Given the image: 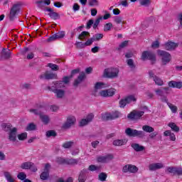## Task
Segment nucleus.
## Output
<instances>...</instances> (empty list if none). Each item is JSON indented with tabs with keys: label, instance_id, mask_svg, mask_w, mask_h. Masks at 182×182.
Here are the masks:
<instances>
[{
	"label": "nucleus",
	"instance_id": "1",
	"mask_svg": "<svg viewBox=\"0 0 182 182\" xmlns=\"http://www.w3.org/2000/svg\"><path fill=\"white\" fill-rule=\"evenodd\" d=\"M49 90L55 93L58 99H62L65 96V90L63 87H57L55 82H53V85L50 87H48Z\"/></svg>",
	"mask_w": 182,
	"mask_h": 182
},
{
	"label": "nucleus",
	"instance_id": "2",
	"mask_svg": "<svg viewBox=\"0 0 182 182\" xmlns=\"http://www.w3.org/2000/svg\"><path fill=\"white\" fill-rule=\"evenodd\" d=\"M119 68H106L104 70L103 76L104 77H108L109 79H114L119 76Z\"/></svg>",
	"mask_w": 182,
	"mask_h": 182
},
{
	"label": "nucleus",
	"instance_id": "3",
	"mask_svg": "<svg viewBox=\"0 0 182 182\" xmlns=\"http://www.w3.org/2000/svg\"><path fill=\"white\" fill-rule=\"evenodd\" d=\"M157 53L159 56H161L163 65L170 63V60H171V55H170V53H167V51L161 50H158Z\"/></svg>",
	"mask_w": 182,
	"mask_h": 182
},
{
	"label": "nucleus",
	"instance_id": "4",
	"mask_svg": "<svg viewBox=\"0 0 182 182\" xmlns=\"http://www.w3.org/2000/svg\"><path fill=\"white\" fill-rule=\"evenodd\" d=\"M125 133L129 137H144V132L143 131L132 129V128H127L125 130Z\"/></svg>",
	"mask_w": 182,
	"mask_h": 182
},
{
	"label": "nucleus",
	"instance_id": "5",
	"mask_svg": "<svg viewBox=\"0 0 182 182\" xmlns=\"http://www.w3.org/2000/svg\"><path fill=\"white\" fill-rule=\"evenodd\" d=\"M168 87H165L164 88H157L154 90L156 96H159L161 100V102H164V103H167L168 100L167 97L164 95V90H168Z\"/></svg>",
	"mask_w": 182,
	"mask_h": 182
},
{
	"label": "nucleus",
	"instance_id": "6",
	"mask_svg": "<svg viewBox=\"0 0 182 182\" xmlns=\"http://www.w3.org/2000/svg\"><path fill=\"white\" fill-rule=\"evenodd\" d=\"M116 94V90L114 88H109L107 90H102L99 92V96L101 97H112Z\"/></svg>",
	"mask_w": 182,
	"mask_h": 182
},
{
	"label": "nucleus",
	"instance_id": "7",
	"mask_svg": "<svg viewBox=\"0 0 182 182\" xmlns=\"http://www.w3.org/2000/svg\"><path fill=\"white\" fill-rule=\"evenodd\" d=\"M141 59L142 60H151V62H156V55L151 53V51L142 52Z\"/></svg>",
	"mask_w": 182,
	"mask_h": 182
},
{
	"label": "nucleus",
	"instance_id": "8",
	"mask_svg": "<svg viewBox=\"0 0 182 182\" xmlns=\"http://www.w3.org/2000/svg\"><path fill=\"white\" fill-rule=\"evenodd\" d=\"M123 173H131L132 174H136L139 171V168L135 165L127 164L122 168Z\"/></svg>",
	"mask_w": 182,
	"mask_h": 182
},
{
	"label": "nucleus",
	"instance_id": "9",
	"mask_svg": "<svg viewBox=\"0 0 182 182\" xmlns=\"http://www.w3.org/2000/svg\"><path fill=\"white\" fill-rule=\"evenodd\" d=\"M76 123V117L73 115H69L66 122L63 125V129H70Z\"/></svg>",
	"mask_w": 182,
	"mask_h": 182
},
{
	"label": "nucleus",
	"instance_id": "10",
	"mask_svg": "<svg viewBox=\"0 0 182 182\" xmlns=\"http://www.w3.org/2000/svg\"><path fill=\"white\" fill-rule=\"evenodd\" d=\"M50 170V164H46L44 166L43 171L40 175L41 180H48L49 178V171Z\"/></svg>",
	"mask_w": 182,
	"mask_h": 182
},
{
	"label": "nucleus",
	"instance_id": "11",
	"mask_svg": "<svg viewBox=\"0 0 182 182\" xmlns=\"http://www.w3.org/2000/svg\"><path fill=\"white\" fill-rule=\"evenodd\" d=\"M143 114H144L143 111H133L128 114L127 117L131 120H139Z\"/></svg>",
	"mask_w": 182,
	"mask_h": 182
},
{
	"label": "nucleus",
	"instance_id": "12",
	"mask_svg": "<svg viewBox=\"0 0 182 182\" xmlns=\"http://www.w3.org/2000/svg\"><path fill=\"white\" fill-rule=\"evenodd\" d=\"M16 132H18V129L14 127L12 128L11 132H9V140L14 144H16V143H18V141L16 140Z\"/></svg>",
	"mask_w": 182,
	"mask_h": 182
},
{
	"label": "nucleus",
	"instance_id": "13",
	"mask_svg": "<svg viewBox=\"0 0 182 182\" xmlns=\"http://www.w3.org/2000/svg\"><path fill=\"white\" fill-rule=\"evenodd\" d=\"M18 12H19V5L14 4L10 10L9 18L11 21H14Z\"/></svg>",
	"mask_w": 182,
	"mask_h": 182
},
{
	"label": "nucleus",
	"instance_id": "14",
	"mask_svg": "<svg viewBox=\"0 0 182 182\" xmlns=\"http://www.w3.org/2000/svg\"><path fill=\"white\" fill-rule=\"evenodd\" d=\"M70 77H63V80L61 81H55L53 83H55L57 86V87H65V85H68V83H69V82H70Z\"/></svg>",
	"mask_w": 182,
	"mask_h": 182
},
{
	"label": "nucleus",
	"instance_id": "15",
	"mask_svg": "<svg viewBox=\"0 0 182 182\" xmlns=\"http://www.w3.org/2000/svg\"><path fill=\"white\" fill-rule=\"evenodd\" d=\"M150 171H156V170H160L164 168V164L161 162L150 164L149 166Z\"/></svg>",
	"mask_w": 182,
	"mask_h": 182
},
{
	"label": "nucleus",
	"instance_id": "16",
	"mask_svg": "<svg viewBox=\"0 0 182 182\" xmlns=\"http://www.w3.org/2000/svg\"><path fill=\"white\" fill-rule=\"evenodd\" d=\"M93 117H95L93 114H89L86 117L85 119H82L80 120V126L81 127H83V126H86V125L89 124V123H90V122H92V120H93Z\"/></svg>",
	"mask_w": 182,
	"mask_h": 182
},
{
	"label": "nucleus",
	"instance_id": "17",
	"mask_svg": "<svg viewBox=\"0 0 182 182\" xmlns=\"http://www.w3.org/2000/svg\"><path fill=\"white\" fill-rule=\"evenodd\" d=\"M40 78L49 80L50 79H58V75L53 73L46 72L40 75Z\"/></svg>",
	"mask_w": 182,
	"mask_h": 182
},
{
	"label": "nucleus",
	"instance_id": "18",
	"mask_svg": "<svg viewBox=\"0 0 182 182\" xmlns=\"http://www.w3.org/2000/svg\"><path fill=\"white\" fill-rule=\"evenodd\" d=\"M178 43H175L173 41H168L165 43V45H164V48L166 50H174V49H176V48H178Z\"/></svg>",
	"mask_w": 182,
	"mask_h": 182
},
{
	"label": "nucleus",
	"instance_id": "19",
	"mask_svg": "<svg viewBox=\"0 0 182 182\" xmlns=\"http://www.w3.org/2000/svg\"><path fill=\"white\" fill-rule=\"evenodd\" d=\"M65 31H60L48 38V42H53V41H56V39H62V38H65Z\"/></svg>",
	"mask_w": 182,
	"mask_h": 182
},
{
	"label": "nucleus",
	"instance_id": "20",
	"mask_svg": "<svg viewBox=\"0 0 182 182\" xmlns=\"http://www.w3.org/2000/svg\"><path fill=\"white\" fill-rule=\"evenodd\" d=\"M111 160H113L112 154H107L105 156H101L97 158L98 163H109Z\"/></svg>",
	"mask_w": 182,
	"mask_h": 182
},
{
	"label": "nucleus",
	"instance_id": "21",
	"mask_svg": "<svg viewBox=\"0 0 182 182\" xmlns=\"http://www.w3.org/2000/svg\"><path fill=\"white\" fill-rule=\"evenodd\" d=\"M46 12H50L48 14V16L51 18V19L56 20L58 18H59V14L55 11H53V9L50 8H46Z\"/></svg>",
	"mask_w": 182,
	"mask_h": 182
},
{
	"label": "nucleus",
	"instance_id": "22",
	"mask_svg": "<svg viewBox=\"0 0 182 182\" xmlns=\"http://www.w3.org/2000/svg\"><path fill=\"white\" fill-rule=\"evenodd\" d=\"M168 86H169V87H173L176 89H181L182 82H176L172 80L168 82Z\"/></svg>",
	"mask_w": 182,
	"mask_h": 182
},
{
	"label": "nucleus",
	"instance_id": "23",
	"mask_svg": "<svg viewBox=\"0 0 182 182\" xmlns=\"http://www.w3.org/2000/svg\"><path fill=\"white\" fill-rule=\"evenodd\" d=\"M12 53L11 52L10 49L4 48L1 51V58H4V59H9Z\"/></svg>",
	"mask_w": 182,
	"mask_h": 182
},
{
	"label": "nucleus",
	"instance_id": "24",
	"mask_svg": "<svg viewBox=\"0 0 182 182\" xmlns=\"http://www.w3.org/2000/svg\"><path fill=\"white\" fill-rule=\"evenodd\" d=\"M86 174H87V170L84 169L81 171L78 177V181L79 182L86 181Z\"/></svg>",
	"mask_w": 182,
	"mask_h": 182
},
{
	"label": "nucleus",
	"instance_id": "25",
	"mask_svg": "<svg viewBox=\"0 0 182 182\" xmlns=\"http://www.w3.org/2000/svg\"><path fill=\"white\" fill-rule=\"evenodd\" d=\"M131 146L135 151H143V150H145V147L136 143H133L131 144Z\"/></svg>",
	"mask_w": 182,
	"mask_h": 182
},
{
	"label": "nucleus",
	"instance_id": "26",
	"mask_svg": "<svg viewBox=\"0 0 182 182\" xmlns=\"http://www.w3.org/2000/svg\"><path fill=\"white\" fill-rule=\"evenodd\" d=\"M164 136H165L166 137H168L169 136V139L170 140H171V141H176V135L174 134V133H171V131L170 130L165 131L164 133Z\"/></svg>",
	"mask_w": 182,
	"mask_h": 182
},
{
	"label": "nucleus",
	"instance_id": "27",
	"mask_svg": "<svg viewBox=\"0 0 182 182\" xmlns=\"http://www.w3.org/2000/svg\"><path fill=\"white\" fill-rule=\"evenodd\" d=\"M93 42H95V40L93 39V38H91L88 39L84 44L80 42L76 43V46L77 47L80 46V45H82V46H90V45L93 43Z\"/></svg>",
	"mask_w": 182,
	"mask_h": 182
},
{
	"label": "nucleus",
	"instance_id": "28",
	"mask_svg": "<svg viewBox=\"0 0 182 182\" xmlns=\"http://www.w3.org/2000/svg\"><path fill=\"white\" fill-rule=\"evenodd\" d=\"M107 87V85L102 82H97L95 85V90H100V89H105Z\"/></svg>",
	"mask_w": 182,
	"mask_h": 182
},
{
	"label": "nucleus",
	"instance_id": "29",
	"mask_svg": "<svg viewBox=\"0 0 182 182\" xmlns=\"http://www.w3.org/2000/svg\"><path fill=\"white\" fill-rule=\"evenodd\" d=\"M127 143V140L126 139H115L113 141L114 146H124Z\"/></svg>",
	"mask_w": 182,
	"mask_h": 182
},
{
	"label": "nucleus",
	"instance_id": "30",
	"mask_svg": "<svg viewBox=\"0 0 182 182\" xmlns=\"http://www.w3.org/2000/svg\"><path fill=\"white\" fill-rule=\"evenodd\" d=\"M4 177L6 180V181L8 182H11L13 181L14 180H15V178H14V176H12V173H11V172L9 171H5L4 173Z\"/></svg>",
	"mask_w": 182,
	"mask_h": 182
},
{
	"label": "nucleus",
	"instance_id": "31",
	"mask_svg": "<svg viewBox=\"0 0 182 182\" xmlns=\"http://www.w3.org/2000/svg\"><path fill=\"white\" fill-rule=\"evenodd\" d=\"M85 75L84 73L80 74L77 79L75 80L74 82V86H77V85H79V83H80L85 79Z\"/></svg>",
	"mask_w": 182,
	"mask_h": 182
},
{
	"label": "nucleus",
	"instance_id": "32",
	"mask_svg": "<svg viewBox=\"0 0 182 182\" xmlns=\"http://www.w3.org/2000/svg\"><path fill=\"white\" fill-rule=\"evenodd\" d=\"M1 128L4 132H11L12 130V125L11 124L3 123Z\"/></svg>",
	"mask_w": 182,
	"mask_h": 182
},
{
	"label": "nucleus",
	"instance_id": "33",
	"mask_svg": "<svg viewBox=\"0 0 182 182\" xmlns=\"http://www.w3.org/2000/svg\"><path fill=\"white\" fill-rule=\"evenodd\" d=\"M40 119L41 120V122H43V123H44V124H48V123H49L50 122V119H49V116L48 115H45V114H40Z\"/></svg>",
	"mask_w": 182,
	"mask_h": 182
},
{
	"label": "nucleus",
	"instance_id": "34",
	"mask_svg": "<svg viewBox=\"0 0 182 182\" xmlns=\"http://www.w3.org/2000/svg\"><path fill=\"white\" fill-rule=\"evenodd\" d=\"M102 120H113V115L110 113H104L102 114Z\"/></svg>",
	"mask_w": 182,
	"mask_h": 182
},
{
	"label": "nucleus",
	"instance_id": "35",
	"mask_svg": "<svg viewBox=\"0 0 182 182\" xmlns=\"http://www.w3.org/2000/svg\"><path fill=\"white\" fill-rule=\"evenodd\" d=\"M36 4L37 5V6L38 8H40L41 9H42V11H45V12H46V8H48V7H46L45 6V2H43V1H36Z\"/></svg>",
	"mask_w": 182,
	"mask_h": 182
},
{
	"label": "nucleus",
	"instance_id": "36",
	"mask_svg": "<svg viewBox=\"0 0 182 182\" xmlns=\"http://www.w3.org/2000/svg\"><path fill=\"white\" fill-rule=\"evenodd\" d=\"M124 98L128 105L132 103V102H136V100H137V99L136 98V97H134V95H128Z\"/></svg>",
	"mask_w": 182,
	"mask_h": 182
},
{
	"label": "nucleus",
	"instance_id": "37",
	"mask_svg": "<svg viewBox=\"0 0 182 182\" xmlns=\"http://www.w3.org/2000/svg\"><path fill=\"white\" fill-rule=\"evenodd\" d=\"M18 139L20 140V141H23L24 140H26L28 139V133L23 132L21 134H18L17 135Z\"/></svg>",
	"mask_w": 182,
	"mask_h": 182
},
{
	"label": "nucleus",
	"instance_id": "38",
	"mask_svg": "<svg viewBox=\"0 0 182 182\" xmlns=\"http://www.w3.org/2000/svg\"><path fill=\"white\" fill-rule=\"evenodd\" d=\"M142 130H144V132H146V133H153V132H154V128L149 125H144L142 127Z\"/></svg>",
	"mask_w": 182,
	"mask_h": 182
},
{
	"label": "nucleus",
	"instance_id": "39",
	"mask_svg": "<svg viewBox=\"0 0 182 182\" xmlns=\"http://www.w3.org/2000/svg\"><path fill=\"white\" fill-rule=\"evenodd\" d=\"M168 126L169 127H171V129L173 130V132H175L176 133H178V132H180V129L178 128V127H177V125L176 124H174L173 122H171L168 124Z\"/></svg>",
	"mask_w": 182,
	"mask_h": 182
},
{
	"label": "nucleus",
	"instance_id": "40",
	"mask_svg": "<svg viewBox=\"0 0 182 182\" xmlns=\"http://www.w3.org/2000/svg\"><path fill=\"white\" fill-rule=\"evenodd\" d=\"M154 82H155V84L157 85V86H163V85H164V82L161 78L157 76L154 77Z\"/></svg>",
	"mask_w": 182,
	"mask_h": 182
},
{
	"label": "nucleus",
	"instance_id": "41",
	"mask_svg": "<svg viewBox=\"0 0 182 182\" xmlns=\"http://www.w3.org/2000/svg\"><path fill=\"white\" fill-rule=\"evenodd\" d=\"M26 132H32L33 130H36V125L33 123H30L26 127Z\"/></svg>",
	"mask_w": 182,
	"mask_h": 182
},
{
	"label": "nucleus",
	"instance_id": "42",
	"mask_svg": "<svg viewBox=\"0 0 182 182\" xmlns=\"http://www.w3.org/2000/svg\"><path fill=\"white\" fill-rule=\"evenodd\" d=\"M31 163L32 162H24L21 164V168L23 170H29V168H31Z\"/></svg>",
	"mask_w": 182,
	"mask_h": 182
},
{
	"label": "nucleus",
	"instance_id": "43",
	"mask_svg": "<svg viewBox=\"0 0 182 182\" xmlns=\"http://www.w3.org/2000/svg\"><path fill=\"white\" fill-rule=\"evenodd\" d=\"M89 36H90L89 32L83 31L82 32V33L80 34L79 39L82 41V39H86V38H89Z\"/></svg>",
	"mask_w": 182,
	"mask_h": 182
},
{
	"label": "nucleus",
	"instance_id": "44",
	"mask_svg": "<svg viewBox=\"0 0 182 182\" xmlns=\"http://www.w3.org/2000/svg\"><path fill=\"white\" fill-rule=\"evenodd\" d=\"M92 39L94 42H97V41H100V39H103V34L102 33H97L92 36Z\"/></svg>",
	"mask_w": 182,
	"mask_h": 182
},
{
	"label": "nucleus",
	"instance_id": "45",
	"mask_svg": "<svg viewBox=\"0 0 182 182\" xmlns=\"http://www.w3.org/2000/svg\"><path fill=\"white\" fill-rule=\"evenodd\" d=\"M17 178H18V180L25 181V180H26V174L24 172H20L17 175Z\"/></svg>",
	"mask_w": 182,
	"mask_h": 182
},
{
	"label": "nucleus",
	"instance_id": "46",
	"mask_svg": "<svg viewBox=\"0 0 182 182\" xmlns=\"http://www.w3.org/2000/svg\"><path fill=\"white\" fill-rule=\"evenodd\" d=\"M119 107L121 108H124L126 107V105H128L127 104V101H126V98H122L119 100Z\"/></svg>",
	"mask_w": 182,
	"mask_h": 182
},
{
	"label": "nucleus",
	"instance_id": "47",
	"mask_svg": "<svg viewBox=\"0 0 182 182\" xmlns=\"http://www.w3.org/2000/svg\"><path fill=\"white\" fill-rule=\"evenodd\" d=\"M139 4L142 5V6H149V5L151 4V0H140Z\"/></svg>",
	"mask_w": 182,
	"mask_h": 182
},
{
	"label": "nucleus",
	"instance_id": "48",
	"mask_svg": "<svg viewBox=\"0 0 182 182\" xmlns=\"http://www.w3.org/2000/svg\"><path fill=\"white\" fill-rule=\"evenodd\" d=\"M114 22H115V23L117 25H119L120 23H125L124 21H123V18L120 16L114 17Z\"/></svg>",
	"mask_w": 182,
	"mask_h": 182
},
{
	"label": "nucleus",
	"instance_id": "49",
	"mask_svg": "<svg viewBox=\"0 0 182 182\" xmlns=\"http://www.w3.org/2000/svg\"><path fill=\"white\" fill-rule=\"evenodd\" d=\"M112 28H113V24L112 23H107L104 26V31L105 32H109Z\"/></svg>",
	"mask_w": 182,
	"mask_h": 182
},
{
	"label": "nucleus",
	"instance_id": "50",
	"mask_svg": "<svg viewBox=\"0 0 182 182\" xmlns=\"http://www.w3.org/2000/svg\"><path fill=\"white\" fill-rule=\"evenodd\" d=\"M127 63L128 66H129L130 69H134V68H136V66L134 65V61L133 60V59H128L127 60Z\"/></svg>",
	"mask_w": 182,
	"mask_h": 182
},
{
	"label": "nucleus",
	"instance_id": "51",
	"mask_svg": "<svg viewBox=\"0 0 182 182\" xmlns=\"http://www.w3.org/2000/svg\"><path fill=\"white\" fill-rule=\"evenodd\" d=\"M98 178L100 181H106V178H107V175L105 173H101L99 174Z\"/></svg>",
	"mask_w": 182,
	"mask_h": 182
},
{
	"label": "nucleus",
	"instance_id": "52",
	"mask_svg": "<svg viewBox=\"0 0 182 182\" xmlns=\"http://www.w3.org/2000/svg\"><path fill=\"white\" fill-rule=\"evenodd\" d=\"M56 162L58 164H68V160L60 157L56 159Z\"/></svg>",
	"mask_w": 182,
	"mask_h": 182
},
{
	"label": "nucleus",
	"instance_id": "53",
	"mask_svg": "<svg viewBox=\"0 0 182 182\" xmlns=\"http://www.w3.org/2000/svg\"><path fill=\"white\" fill-rule=\"evenodd\" d=\"M30 113H33V114L39 115L42 114L41 113V109H29Z\"/></svg>",
	"mask_w": 182,
	"mask_h": 182
},
{
	"label": "nucleus",
	"instance_id": "54",
	"mask_svg": "<svg viewBox=\"0 0 182 182\" xmlns=\"http://www.w3.org/2000/svg\"><path fill=\"white\" fill-rule=\"evenodd\" d=\"M73 146V141H67L63 144L64 149H70Z\"/></svg>",
	"mask_w": 182,
	"mask_h": 182
},
{
	"label": "nucleus",
	"instance_id": "55",
	"mask_svg": "<svg viewBox=\"0 0 182 182\" xmlns=\"http://www.w3.org/2000/svg\"><path fill=\"white\" fill-rule=\"evenodd\" d=\"M89 5H90V6H99V1L98 0H90Z\"/></svg>",
	"mask_w": 182,
	"mask_h": 182
},
{
	"label": "nucleus",
	"instance_id": "56",
	"mask_svg": "<svg viewBox=\"0 0 182 182\" xmlns=\"http://www.w3.org/2000/svg\"><path fill=\"white\" fill-rule=\"evenodd\" d=\"M102 19H103V17L100 16L98 18L95 20L93 26L94 29H96V28L99 26V23H100V21H102Z\"/></svg>",
	"mask_w": 182,
	"mask_h": 182
},
{
	"label": "nucleus",
	"instance_id": "57",
	"mask_svg": "<svg viewBox=\"0 0 182 182\" xmlns=\"http://www.w3.org/2000/svg\"><path fill=\"white\" fill-rule=\"evenodd\" d=\"M47 137H55L56 136V132L53 130H50L46 132Z\"/></svg>",
	"mask_w": 182,
	"mask_h": 182
},
{
	"label": "nucleus",
	"instance_id": "58",
	"mask_svg": "<svg viewBox=\"0 0 182 182\" xmlns=\"http://www.w3.org/2000/svg\"><path fill=\"white\" fill-rule=\"evenodd\" d=\"M48 66V68H50L52 70H59V67L55 64L49 63Z\"/></svg>",
	"mask_w": 182,
	"mask_h": 182
},
{
	"label": "nucleus",
	"instance_id": "59",
	"mask_svg": "<svg viewBox=\"0 0 182 182\" xmlns=\"http://www.w3.org/2000/svg\"><path fill=\"white\" fill-rule=\"evenodd\" d=\"M29 170L33 173H36V171H38V168L33 163L31 162V166H30Z\"/></svg>",
	"mask_w": 182,
	"mask_h": 182
},
{
	"label": "nucleus",
	"instance_id": "60",
	"mask_svg": "<svg viewBox=\"0 0 182 182\" xmlns=\"http://www.w3.org/2000/svg\"><path fill=\"white\" fill-rule=\"evenodd\" d=\"M166 171L168 173H172V174H176V167H168Z\"/></svg>",
	"mask_w": 182,
	"mask_h": 182
},
{
	"label": "nucleus",
	"instance_id": "61",
	"mask_svg": "<svg viewBox=\"0 0 182 182\" xmlns=\"http://www.w3.org/2000/svg\"><path fill=\"white\" fill-rule=\"evenodd\" d=\"M175 174L182 176V168L181 167H175Z\"/></svg>",
	"mask_w": 182,
	"mask_h": 182
},
{
	"label": "nucleus",
	"instance_id": "62",
	"mask_svg": "<svg viewBox=\"0 0 182 182\" xmlns=\"http://www.w3.org/2000/svg\"><path fill=\"white\" fill-rule=\"evenodd\" d=\"M168 107L171 109L172 113H176L177 112V107L176 105H173V104H170Z\"/></svg>",
	"mask_w": 182,
	"mask_h": 182
},
{
	"label": "nucleus",
	"instance_id": "63",
	"mask_svg": "<svg viewBox=\"0 0 182 182\" xmlns=\"http://www.w3.org/2000/svg\"><path fill=\"white\" fill-rule=\"evenodd\" d=\"M88 170H90V171H96V170H99V167L95 165H90Z\"/></svg>",
	"mask_w": 182,
	"mask_h": 182
},
{
	"label": "nucleus",
	"instance_id": "64",
	"mask_svg": "<svg viewBox=\"0 0 182 182\" xmlns=\"http://www.w3.org/2000/svg\"><path fill=\"white\" fill-rule=\"evenodd\" d=\"M160 46V43H159V41H154V43H152L151 44V47L154 48V49H157V48H159Z\"/></svg>",
	"mask_w": 182,
	"mask_h": 182
}]
</instances>
